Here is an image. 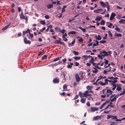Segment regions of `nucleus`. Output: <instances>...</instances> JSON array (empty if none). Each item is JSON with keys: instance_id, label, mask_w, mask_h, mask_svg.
Wrapping results in <instances>:
<instances>
[{"instance_id": "f257e3e1", "label": "nucleus", "mask_w": 125, "mask_h": 125, "mask_svg": "<svg viewBox=\"0 0 125 125\" xmlns=\"http://www.w3.org/2000/svg\"><path fill=\"white\" fill-rule=\"evenodd\" d=\"M89 91H85L83 93V96L84 97H86L87 96H91L92 95L89 94Z\"/></svg>"}, {"instance_id": "f03ea898", "label": "nucleus", "mask_w": 125, "mask_h": 125, "mask_svg": "<svg viewBox=\"0 0 125 125\" xmlns=\"http://www.w3.org/2000/svg\"><path fill=\"white\" fill-rule=\"evenodd\" d=\"M117 80H115V83L113 82L112 83H110V85L113 87L112 88V90L113 91L115 90L116 88L117 85L115 84V83H117Z\"/></svg>"}, {"instance_id": "7ed1b4c3", "label": "nucleus", "mask_w": 125, "mask_h": 125, "mask_svg": "<svg viewBox=\"0 0 125 125\" xmlns=\"http://www.w3.org/2000/svg\"><path fill=\"white\" fill-rule=\"evenodd\" d=\"M20 18L21 19H24L26 21V22H27L28 21V18L27 16L25 17L23 15V13H21L20 15Z\"/></svg>"}, {"instance_id": "20e7f679", "label": "nucleus", "mask_w": 125, "mask_h": 125, "mask_svg": "<svg viewBox=\"0 0 125 125\" xmlns=\"http://www.w3.org/2000/svg\"><path fill=\"white\" fill-rule=\"evenodd\" d=\"M75 77L76 81L79 82L80 80V78L79 77L78 75L77 74H75Z\"/></svg>"}, {"instance_id": "39448f33", "label": "nucleus", "mask_w": 125, "mask_h": 125, "mask_svg": "<svg viewBox=\"0 0 125 125\" xmlns=\"http://www.w3.org/2000/svg\"><path fill=\"white\" fill-rule=\"evenodd\" d=\"M91 111L92 112H94L98 110V107H92L91 108Z\"/></svg>"}, {"instance_id": "423d86ee", "label": "nucleus", "mask_w": 125, "mask_h": 125, "mask_svg": "<svg viewBox=\"0 0 125 125\" xmlns=\"http://www.w3.org/2000/svg\"><path fill=\"white\" fill-rule=\"evenodd\" d=\"M115 16V14L113 13H112L111 15L110 19L111 20L114 19V17Z\"/></svg>"}, {"instance_id": "0eeeda50", "label": "nucleus", "mask_w": 125, "mask_h": 125, "mask_svg": "<svg viewBox=\"0 0 125 125\" xmlns=\"http://www.w3.org/2000/svg\"><path fill=\"white\" fill-rule=\"evenodd\" d=\"M24 41L25 43L26 44H30L31 42L30 41H28L26 37H25L24 38Z\"/></svg>"}, {"instance_id": "6e6552de", "label": "nucleus", "mask_w": 125, "mask_h": 125, "mask_svg": "<svg viewBox=\"0 0 125 125\" xmlns=\"http://www.w3.org/2000/svg\"><path fill=\"white\" fill-rule=\"evenodd\" d=\"M115 30L116 31H118V32H120L121 31H120V29L118 28L117 25L115 24Z\"/></svg>"}, {"instance_id": "1a4fd4ad", "label": "nucleus", "mask_w": 125, "mask_h": 125, "mask_svg": "<svg viewBox=\"0 0 125 125\" xmlns=\"http://www.w3.org/2000/svg\"><path fill=\"white\" fill-rule=\"evenodd\" d=\"M118 95H117L116 96H115L113 99H112V98L111 99H110L109 98V99L110 100L111 102H113L114 101L116 100V98L118 97Z\"/></svg>"}, {"instance_id": "9d476101", "label": "nucleus", "mask_w": 125, "mask_h": 125, "mask_svg": "<svg viewBox=\"0 0 125 125\" xmlns=\"http://www.w3.org/2000/svg\"><path fill=\"white\" fill-rule=\"evenodd\" d=\"M102 53H103L104 54V56H108L109 55V54L106 51H102L100 52V54Z\"/></svg>"}, {"instance_id": "9b49d317", "label": "nucleus", "mask_w": 125, "mask_h": 125, "mask_svg": "<svg viewBox=\"0 0 125 125\" xmlns=\"http://www.w3.org/2000/svg\"><path fill=\"white\" fill-rule=\"evenodd\" d=\"M108 78L110 79L111 80H117V79H118V77H114L113 76H112L111 77H108Z\"/></svg>"}, {"instance_id": "f8f14e48", "label": "nucleus", "mask_w": 125, "mask_h": 125, "mask_svg": "<svg viewBox=\"0 0 125 125\" xmlns=\"http://www.w3.org/2000/svg\"><path fill=\"white\" fill-rule=\"evenodd\" d=\"M101 118V116L98 115L94 117L93 118V119L94 120H97L100 119Z\"/></svg>"}, {"instance_id": "ddd939ff", "label": "nucleus", "mask_w": 125, "mask_h": 125, "mask_svg": "<svg viewBox=\"0 0 125 125\" xmlns=\"http://www.w3.org/2000/svg\"><path fill=\"white\" fill-rule=\"evenodd\" d=\"M95 38L97 40H100L101 39V36L99 35H98L97 36L95 35Z\"/></svg>"}, {"instance_id": "4468645a", "label": "nucleus", "mask_w": 125, "mask_h": 125, "mask_svg": "<svg viewBox=\"0 0 125 125\" xmlns=\"http://www.w3.org/2000/svg\"><path fill=\"white\" fill-rule=\"evenodd\" d=\"M53 82L54 83H59V79H57L56 78H55L53 79Z\"/></svg>"}, {"instance_id": "2eb2a0df", "label": "nucleus", "mask_w": 125, "mask_h": 125, "mask_svg": "<svg viewBox=\"0 0 125 125\" xmlns=\"http://www.w3.org/2000/svg\"><path fill=\"white\" fill-rule=\"evenodd\" d=\"M63 91H68L67 86L65 84L63 86Z\"/></svg>"}, {"instance_id": "dca6fc26", "label": "nucleus", "mask_w": 125, "mask_h": 125, "mask_svg": "<svg viewBox=\"0 0 125 125\" xmlns=\"http://www.w3.org/2000/svg\"><path fill=\"white\" fill-rule=\"evenodd\" d=\"M100 3L102 6L104 7H105L106 6V4L103 2L100 1Z\"/></svg>"}, {"instance_id": "f3484780", "label": "nucleus", "mask_w": 125, "mask_h": 125, "mask_svg": "<svg viewBox=\"0 0 125 125\" xmlns=\"http://www.w3.org/2000/svg\"><path fill=\"white\" fill-rule=\"evenodd\" d=\"M106 7L107 8V11H108L110 9V6L109 5V3L108 2H106Z\"/></svg>"}, {"instance_id": "a211bd4d", "label": "nucleus", "mask_w": 125, "mask_h": 125, "mask_svg": "<svg viewBox=\"0 0 125 125\" xmlns=\"http://www.w3.org/2000/svg\"><path fill=\"white\" fill-rule=\"evenodd\" d=\"M117 88H116V90L118 91H119L121 90L122 89V88L119 85V86L117 85Z\"/></svg>"}, {"instance_id": "6ab92c4d", "label": "nucleus", "mask_w": 125, "mask_h": 125, "mask_svg": "<svg viewBox=\"0 0 125 125\" xmlns=\"http://www.w3.org/2000/svg\"><path fill=\"white\" fill-rule=\"evenodd\" d=\"M102 19L101 17L100 16H97L95 19V20L97 21H99Z\"/></svg>"}, {"instance_id": "aec40b11", "label": "nucleus", "mask_w": 125, "mask_h": 125, "mask_svg": "<svg viewBox=\"0 0 125 125\" xmlns=\"http://www.w3.org/2000/svg\"><path fill=\"white\" fill-rule=\"evenodd\" d=\"M73 64L72 63L69 62L68 63V65L67 66V67L68 68H71L73 65Z\"/></svg>"}, {"instance_id": "412c9836", "label": "nucleus", "mask_w": 125, "mask_h": 125, "mask_svg": "<svg viewBox=\"0 0 125 125\" xmlns=\"http://www.w3.org/2000/svg\"><path fill=\"white\" fill-rule=\"evenodd\" d=\"M86 100V98H82L80 100L81 102L83 103H85V101Z\"/></svg>"}, {"instance_id": "4be33fe9", "label": "nucleus", "mask_w": 125, "mask_h": 125, "mask_svg": "<svg viewBox=\"0 0 125 125\" xmlns=\"http://www.w3.org/2000/svg\"><path fill=\"white\" fill-rule=\"evenodd\" d=\"M119 22L120 23L124 24L125 23V20L121 19L119 21Z\"/></svg>"}, {"instance_id": "5701e85b", "label": "nucleus", "mask_w": 125, "mask_h": 125, "mask_svg": "<svg viewBox=\"0 0 125 125\" xmlns=\"http://www.w3.org/2000/svg\"><path fill=\"white\" fill-rule=\"evenodd\" d=\"M106 92L107 93H109L110 94H112L113 91H111V89H108L107 90Z\"/></svg>"}, {"instance_id": "b1692460", "label": "nucleus", "mask_w": 125, "mask_h": 125, "mask_svg": "<svg viewBox=\"0 0 125 125\" xmlns=\"http://www.w3.org/2000/svg\"><path fill=\"white\" fill-rule=\"evenodd\" d=\"M95 42L96 43H94L93 44V46H96L98 45V42L97 41H96Z\"/></svg>"}, {"instance_id": "393cba45", "label": "nucleus", "mask_w": 125, "mask_h": 125, "mask_svg": "<svg viewBox=\"0 0 125 125\" xmlns=\"http://www.w3.org/2000/svg\"><path fill=\"white\" fill-rule=\"evenodd\" d=\"M93 88L92 86H88L86 87V89L88 90H91Z\"/></svg>"}, {"instance_id": "a878e982", "label": "nucleus", "mask_w": 125, "mask_h": 125, "mask_svg": "<svg viewBox=\"0 0 125 125\" xmlns=\"http://www.w3.org/2000/svg\"><path fill=\"white\" fill-rule=\"evenodd\" d=\"M47 7L49 9H50L53 7V5L51 4H49L47 5Z\"/></svg>"}, {"instance_id": "bb28decb", "label": "nucleus", "mask_w": 125, "mask_h": 125, "mask_svg": "<svg viewBox=\"0 0 125 125\" xmlns=\"http://www.w3.org/2000/svg\"><path fill=\"white\" fill-rule=\"evenodd\" d=\"M79 95L81 98H82L84 97L83 96V94H82V93L81 92H79Z\"/></svg>"}, {"instance_id": "cd10ccee", "label": "nucleus", "mask_w": 125, "mask_h": 125, "mask_svg": "<svg viewBox=\"0 0 125 125\" xmlns=\"http://www.w3.org/2000/svg\"><path fill=\"white\" fill-rule=\"evenodd\" d=\"M115 36L116 37H120L122 36L121 34L120 33H115Z\"/></svg>"}, {"instance_id": "c85d7f7f", "label": "nucleus", "mask_w": 125, "mask_h": 125, "mask_svg": "<svg viewBox=\"0 0 125 125\" xmlns=\"http://www.w3.org/2000/svg\"><path fill=\"white\" fill-rule=\"evenodd\" d=\"M76 32L75 31H71L69 32L68 33V34H75L76 33Z\"/></svg>"}, {"instance_id": "c756f323", "label": "nucleus", "mask_w": 125, "mask_h": 125, "mask_svg": "<svg viewBox=\"0 0 125 125\" xmlns=\"http://www.w3.org/2000/svg\"><path fill=\"white\" fill-rule=\"evenodd\" d=\"M10 23L8 25L5 26L2 29V30H5L10 25Z\"/></svg>"}, {"instance_id": "7c9ffc66", "label": "nucleus", "mask_w": 125, "mask_h": 125, "mask_svg": "<svg viewBox=\"0 0 125 125\" xmlns=\"http://www.w3.org/2000/svg\"><path fill=\"white\" fill-rule=\"evenodd\" d=\"M81 57H80L75 56L74 57V59L76 60H79Z\"/></svg>"}, {"instance_id": "2f4dec72", "label": "nucleus", "mask_w": 125, "mask_h": 125, "mask_svg": "<svg viewBox=\"0 0 125 125\" xmlns=\"http://www.w3.org/2000/svg\"><path fill=\"white\" fill-rule=\"evenodd\" d=\"M111 70L110 69H109V71H107L106 70H104V71H103V73L105 74H107V73L110 72V71H111Z\"/></svg>"}, {"instance_id": "473e14b6", "label": "nucleus", "mask_w": 125, "mask_h": 125, "mask_svg": "<svg viewBox=\"0 0 125 125\" xmlns=\"http://www.w3.org/2000/svg\"><path fill=\"white\" fill-rule=\"evenodd\" d=\"M105 21L104 20H102L100 23L101 25H104L105 24Z\"/></svg>"}, {"instance_id": "72a5a7b5", "label": "nucleus", "mask_w": 125, "mask_h": 125, "mask_svg": "<svg viewBox=\"0 0 125 125\" xmlns=\"http://www.w3.org/2000/svg\"><path fill=\"white\" fill-rule=\"evenodd\" d=\"M79 28L82 31L84 32H86V31L85 29L84 28H82L81 27H79Z\"/></svg>"}, {"instance_id": "f704fd0d", "label": "nucleus", "mask_w": 125, "mask_h": 125, "mask_svg": "<svg viewBox=\"0 0 125 125\" xmlns=\"http://www.w3.org/2000/svg\"><path fill=\"white\" fill-rule=\"evenodd\" d=\"M94 59L92 57L91 60L89 61V62L90 63H93L94 62Z\"/></svg>"}, {"instance_id": "c9c22d12", "label": "nucleus", "mask_w": 125, "mask_h": 125, "mask_svg": "<svg viewBox=\"0 0 125 125\" xmlns=\"http://www.w3.org/2000/svg\"><path fill=\"white\" fill-rule=\"evenodd\" d=\"M98 84H100L102 86L105 85H106L104 83H103L101 81L99 82Z\"/></svg>"}, {"instance_id": "e433bc0d", "label": "nucleus", "mask_w": 125, "mask_h": 125, "mask_svg": "<svg viewBox=\"0 0 125 125\" xmlns=\"http://www.w3.org/2000/svg\"><path fill=\"white\" fill-rule=\"evenodd\" d=\"M73 53L75 55H78L79 53L78 52H77L75 51H73Z\"/></svg>"}, {"instance_id": "4c0bfd02", "label": "nucleus", "mask_w": 125, "mask_h": 125, "mask_svg": "<svg viewBox=\"0 0 125 125\" xmlns=\"http://www.w3.org/2000/svg\"><path fill=\"white\" fill-rule=\"evenodd\" d=\"M82 57L83 58H85V60H86L88 58V56L86 55H83L82 56Z\"/></svg>"}, {"instance_id": "58836bf2", "label": "nucleus", "mask_w": 125, "mask_h": 125, "mask_svg": "<svg viewBox=\"0 0 125 125\" xmlns=\"http://www.w3.org/2000/svg\"><path fill=\"white\" fill-rule=\"evenodd\" d=\"M94 12L95 13H98L100 12L99 10V9L94 10Z\"/></svg>"}, {"instance_id": "ea45409f", "label": "nucleus", "mask_w": 125, "mask_h": 125, "mask_svg": "<svg viewBox=\"0 0 125 125\" xmlns=\"http://www.w3.org/2000/svg\"><path fill=\"white\" fill-rule=\"evenodd\" d=\"M108 80V82H109V83H110V84L111 83H112L113 82L115 83V80Z\"/></svg>"}, {"instance_id": "a19ab883", "label": "nucleus", "mask_w": 125, "mask_h": 125, "mask_svg": "<svg viewBox=\"0 0 125 125\" xmlns=\"http://www.w3.org/2000/svg\"><path fill=\"white\" fill-rule=\"evenodd\" d=\"M112 117V115H107V119H109L111 118Z\"/></svg>"}, {"instance_id": "79ce46f5", "label": "nucleus", "mask_w": 125, "mask_h": 125, "mask_svg": "<svg viewBox=\"0 0 125 125\" xmlns=\"http://www.w3.org/2000/svg\"><path fill=\"white\" fill-rule=\"evenodd\" d=\"M112 119H116L117 118V116H113L112 115Z\"/></svg>"}, {"instance_id": "37998d69", "label": "nucleus", "mask_w": 125, "mask_h": 125, "mask_svg": "<svg viewBox=\"0 0 125 125\" xmlns=\"http://www.w3.org/2000/svg\"><path fill=\"white\" fill-rule=\"evenodd\" d=\"M104 60H105V62H104V63L105 64V65H107V64L108 63V60H106V59H104Z\"/></svg>"}, {"instance_id": "c03bdc74", "label": "nucleus", "mask_w": 125, "mask_h": 125, "mask_svg": "<svg viewBox=\"0 0 125 125\" xmlns=\"http://www.w3.org/2000/svg\"><path fill=\"white\" fill-rule=\"evenodd\" d=\"M108 34H109V36L110 37H112V34L111 33L110 31H108Z\"/></svg>"}, {"instance_id": "a18cd8bd", "label": "nucleus", "mask_w": 125, "mask_h": 125, "mask_svg": "<svg viewBox=\"0 0 125 125\" xmlns=\"http://www.w3.org/2000/svg\"><path fill=\"white\" fill-rule=\"evenodd\" d=\"M108 78L106 79H105L104 81L105 82L104 83H105V84H107L108 83Z\"/></svg>"}, {"instance_id": "49530a36", "label": "nucleus", "mask_w": 125, "mask_h": 125, "mask_svg": "<svg viewBox=\"0 0 125 125\" xmlns=\"http://www.w3.org/2000/svg\"><path fill=\"white\" fill-rule=\"evenodd\" d=\"M98 71L97 69H95V70H93L92 71L94 73H98Z\"/></svg>"}, {"instance_id": "de8ad7c7", "label": "nucleus", "mask_w": 125, "mask_h": 125, "mask_svg": "<svg viewBox=\"0 0 125 125\" xmlns=\"http://www.w3.org/2000/svg\"><path fill=\"white\" fill-rule=\"evenodd\" d=\"M98 58L99 59H102L103 58V57H102V55L99 54L98 55Z\"/></svg>"}, {"instance_id": "09e8293b", "label": "nucleus", "mask_w": 125, "mask_h": 125, "mask_svg": "<svg viewBox=\"0 0 125 125\" xmlns=\"http://www.w3.org/2000/svg\"><path fill=\"white\" fill-rule=\"evenodd\" d=\"M106 42V41L105 40H102L100 42L102 43H104Z\"/></svg>"}, {"instance_id": "8fccbe9b", "label": "nucleus", "mask_w": 125, "mask_h": 125, "mask_svg": "<svg viewBox=\"0 0 125 125\" xmlns=\"http://www.w3.org/2000/svg\"><path fill=\"white\" fill-rule=\"evenodd\" d=\"M45 18L46 19H48L50 17L48 15H46L45 16Z\"/></svg>"}, {"instance_id": "3c124183", "label": "nucleus", "mask_w": 125, "mask_h": 125, "mask_svg": "<svg viewBox=\"0 0 125 125\" xmlns=\"http://www.w3.org/2000/svg\"><path fill=\"white\" fill-rule=\"evenodd\" d=\"M28 32V31H27H27H23V35H25L26 33H27Z\"/></svg>"}, {"instance_id": "603ef678", "label": "nucleus", "mask_w": 125, "mask_h": 125, "mask_svg": "<svg viewBox=\"0 0 125 125\" xmlns=\"http://www.w3.org/2000/svg\"><path fill=\"white\" fill-rule=\"evenodd\" d=\"M65 30L64 29H63L62 31H60V32H61L62 33L64 34V32H65Z\"/></svg>"}, {"instance_id": "864d4df0", "label": "nucleus", "mask_w": 125, "mask_h": 125, "mask_svg": "<svg viewBox=\"0 0 125 125\" xmlns=\"http://www.w3.org/2000/svg\"><path fill=\"white\" fill-rule=\"evenodd\" d=\"M60 41L57 40L55 41V43L57 44L59 43V42H60Z\"/></svg>"}, {"instance_id": "5fc2aeb1", "label": "nucleus", "mask_w": 125, "mask_h": 125, "mask_svg": "<svg viewBox=\"0 0 125 125\" xmlns=\"http://www.w3.org/2000/svg\"><path fill=\"white\" fill-rule=\"evenodd\" d=\"M78 41L80 42H81L83 41V40L81 37L78 39Z\"/></svg>"}, {"instance_id": "6e6d98bb", "label": "nucleus", "mask_w": 125, "mask_h": 125, "mask_svg": "<svg viewBox=\"0 0 125 125\" xmlns=\"http://www.w3.org/2000/svg\"><path fill=\"white\" fill-rule=\"evenodd\" d=\"M112 24L111 23H110L109 24L108 26V27L109 28H111V26H112Z\"/></svg>"}, {"instance_id": "4d7b16f0", "label": "nucleus", "mask_w": 125, "mask_h": 125, "mask_svg": "<svg viewBox=\"0 0 125 125\" xmlns=\"http://www.w3.org/2000/svg\"><path fill=\"white\" fill-rule=\"evenodd\" d=\"M41 23L42 25H44L45 24V22L44 21H41Z\"/></svg>"}, {"instance_id": "13d9d810", "label": "nucleus", "mask_w": 125, "mask_h": 125, "mask_svg": "<svg viewBox=\"0 0 125 125\" xmlns=\"http://www.w3.org/2000/svg\"><path fill=\"white\" fill-rule=\"evenodd\" d=\"M45 27H43L42 29H41L40 30V31H41L42 32L44 30H45Z\"/></svg>"}, {"instance_id": "bf43d9fd", "label": "nucleus", "mask_w": 125, "mask_h": 125, "mask_svg": "<svg viewBox=\"0 0 125 125\" xmlns=\"http://www.w3.org/2000/svg\"><path fill=\"white\" fill-rule=\"evenodd\" d=\"M86 104L87 105V106H90V103L89 102H87L86 103Z\"/></svg>"}, {"instance_id": "052dcab7", "label": "nucleus", "mask_w": 125, "mask_h": 125, "mask_svg": "<svg viewBox=\"0 0 125 125\" xmlns=\"http://www.w3.org/2000/svg\"><path fill=\"white\" fill-rule=\"evenodd\" d=\"M79 96L78 95H76L74 98V99H76L78 98Z\"/></svg>"}, {"instance_id": "680f3d73", "label": "nucleus", "mask_w": 125, "mask_h": 125, "mask_svg": "<svg viewBox=\"0 0 125 125\" xmlns=\"http://www.w3.org/2000/svg\"><path fill=\"white\" fill-rule=\"evenodd\" d=\"M47 57V56L46 55H44V56L42 57V59H45V58H46Z\"/></svg>"}, {"instance_id": "e2e57ef3", "label": "nucleus", "mask_w": 125, "mask_h": 125, "mask_svg": "<svg viewBox=\"0 0 125 125\" xmlns=\"http://www.w3.org/2000/svg\"><path fill=\"white\" fill-rule=\"evenodd\" d=\"M59 58H57L53 60V61L54 62H55L56 61H57L59 60Z\"/></svg>"}, {"instance_id": "0e129e2a", "label": "nucleus", "mask_w": 125, "mask_h": 125, "mask_svg": "<svg viewBox=\"0 0 125 125\" xmlns=\"http://www.w3.org/2000/svg\"><path fill=\"white\" fill-rule=\"evenodd\" d=\"M75 64L76 66H78L79 65V63L77 62H76L75 63Z\"/></svg>"}, {"instance_id": "69168bd1", "label": "nucleus", "mask_w": 125, "mask_h": 125, "mask_svg": "<svg viewBox=\"0 0 125 125\" xmlns=\"http://www.w3.org/2000/svg\"><path fill=\"white\" fill-rule=\"evenodd\" d=\"M75 42V41L74 40V41L72 42L71 43H70V44H71L72 45H73L74 43Z\"/></svg>"}, {"instance_id": "338daca9", "label": "nucleus", "mask_w": 125, "mask_h": 125, "mask_svg": "<svg viewBox=\"0 0 125 125\" xmlns=\"http://www.w3.org/2000/svg\"><path fill=\"white\" fill-rule=\"evenodd\" d=\"M113 52L114 53V56L115 57V56L117 55V53L115 52Z\"/></svg>"}, {"instance_id": "774afa93", "label": "nucleus", "mask_w": 125, "mask_h": 125, "mask_svg": "<svg viewBox=\"0 0 125 125\" xmlns=\"http://www.w3.org/2000/svg\"><path fill=\"white\" fill-rule=\"evenodd\" d=\"M111 123L110 124V125H115L113 124H115V122H111Z\"/></svg>"}]
</instances>
